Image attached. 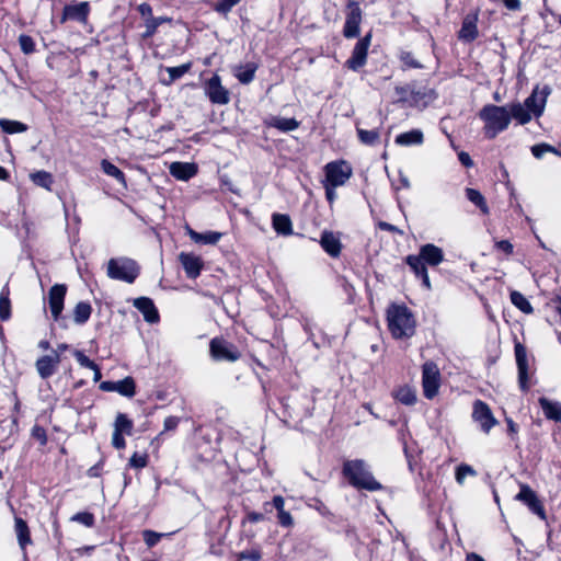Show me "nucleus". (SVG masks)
<instances>
[{
	"mask_svg": "<svg viewBox=\"0 0 561 561\" xmlns=\"http://www.w3.org/2000/svg\"><path fill=\"white\" fill-rule=\"evenodd\" d=\"M138 12L140 13V15L145 19H150V18H153L152 16V8L150 4L144 2L141 4H139L138 7Z\"/></svg>",
	"mask_w": 561,
	"mask_h": 561,
	"instance_id": "61",
	"label": "nucleus"
},
{
	"mask_svg": "<svg viewBox=\"0 0 561 561\" xmlns=\"http://www.w3.org/2000/svg\"><path fill=\"white\" fill-rule=\"evenodd\" d=\"M210 354L215 360L226 362H236L241 356L234 344L218 337L210 341Z\"/></svg>",
	"mask_w": 561,
	"mask_h": 561,
	"instance_id": "9",
	"label": "nucleus"
},
{
	"mask_svg": "<svg viewBox=\"0 0 561 561\" xmlns=\"http://www.w3.org/2000/svg\"><path fill=\"white\" fill-rule=\"evenodd\" d=\"M466 197L468 198L469 202L476 205L481 210L482 214H489V206L486 204V201L479 191L474 188H466Z\"/></svg>",
	"mask_w": 561,
	"mask_h": 561,
	"instance_id": "37",
	"label": "nucleus"
},
{
	"mask_svg": "<svg viewBox=\"0 0 561 561\" xmlns=\"http://www.w3.org/2000/svg\"><path fill=\"white\" fill-rule=\"evenodd\" d=\"M169 19L168 18H163V16H159V18H150V19H146L145 20V32L142 33V38L147 39V38H150L152 37L156 32H157V28L164 22H168Z\"/></svg>",
	"mask_w": 561,
	"mask_h": 561,
	"instance_id": "41",
	"label": "nucleus"
},
{
	"mask_svg": "<svg viewBox=\"0 0 561 561\" xmlns=\"http://www.w3.org/2000/svg\"><path fill=\"white\" fill-rule=\"evenodd\" d=\"M192 67L191 62L183 64L176 67H168L167 71L169 73V80L164 81L165 84H171L175 80L182 78L186 72L190 71Z\"/></svg>",
	"mask_w": 561,
	"mask_h": 561,
	"instance_id": "44",
	"label": "nucleus"
},
{
	"mask_svg": "<svg viewBox=\"0 0 561 561\" xmlns=\"http://www.w3.org/2000/svg\"><path fill=\"white\" fill-rule=\"evenodd\" d=\"M511 301L517 309L526 314H530L534 311L528 299L517 290L511 293Z\"/></svg>",
	"mask_w": 561,
	"mask_h": 561,
	"instance_id": "39",
	"label": "nucleus"
},
{
	"mask_svg": "<svg viewBox=\"0 0 561 561\" xmlns=\"http://www.w3.org/2000/svg\"><path fill=\"white\" fill-rule=\"evenodd\" d=\"M73 356L76 357V359L82 367H85L89 369L96 368V364L93 360H91L87 355H84L83 352H81L79 350H75Z\"/></svg>",
	"mask_w": 561,
	"mask_h": 561,
	"instance_id": "54",
	"label": "nucleus"
},
{
	"mask_svg": "<svg viewBox=\"0 0 561 561\" xmlns=\"http://www.w3.org/2000/svg\"><path fill=\"white\" fill-rule=\"evenodd\" d=\"M272 226L277 234L285 237L293 234V224L288 215L278 213L273 214Z\"/></svg>",
	"mask_w": 561,
	"mask_h": 561,
	"instance_id": "26",
	"label": "nucleus"
},
{
	"mask_svg": "<svg viewBox=\"0 0 561 561\" xmlns=\"http://www.w3.org/2000/svg\"><path fill=\"white\" fill-rule=\"evenodd\" d=\"M394 399L404 405H414L417 400L416 390L409 386L400 387L394 392Z\"/></svg>",
	"mask_w": 561,
	"mask_h": 561,
	"instance_id": "33",
	"label": "nucleus"
},
{
	"mask_svg": "<svg viewBox=\"0 0 561 561\" xmlns=\"http://www.w3.org/2000/svg\"><path fill=\"white\" fill-rule=\"evenodd\" d=\"M277 519H278V524L282 526V527H291L294 525V519L290 515L289 512L287 511H283V512H279L277 513Z\"/></svg>",
	"mask_w": 561,
	"mask_h": 561,
	"instance_id": "57",
	"label": "nucleus"
},
{
	"mask_svg": "<svg viewBox=\"0 0 561 561\" xmlns=\"http://www.w3.org/2000/svg\"><path fill=\"white\" fill-rule=\"evenodd\" d=\"M477 22L478 14H468L462 21L461 28L458 32V38L468 43L474 41L479 35Z\"/></svg>",
	"mask_w": 561,
	"mask_h": 561,
	"instance_id": "23",
	"label": "nucleus"
},
{
	"mask_svg": "<svg viewBox=\"0 0 561 561\" xmlns=\"http://www.w3.org/2000/svg\"><path fill=\"white\" fill-rule=\"evenodd\" d=\"M60 362L61 357L59 356L57 351H51L50 355L41 356L35 363V367L39 377L42 379H48L49 377H51L55 374Z\"/></svg>",
	"mask_w": 561,
	"mask_h": 561,
	"instance_id": "16",
	"label": "nucleus"
},
{
	"mask_svg": "<svg viewBox=\"0 0 561 561\" xmlns=\"http://www.w3.org/2000/svg\"><path fill=\"white\" fill-rule=\"evenodd\" d=\"M139 272L137 262L129 257L111 259L107 263V276L112 279L133 284Z\"/></svg>",
	"mask_w": 561,
	"mask_h": 561,
	"instance_id": "4",
	"label": "nucleus"
},
{
	"mask_svg": "<svg viewBox=\"0 0 561 561\" xmlns=\"http://www.w3.org/2000/svg\"><path fill=\"white\" fill-rule=\"evenodd\" d=\"M373 33L369 31L364 37L359 38L355 44L351 57L346 60L345 66L353 70L358 71L367 62L368 48L370 46Z\"/></svg>",
	"mask_w": 561,
	"mask_h": 561,
	"instance_id": "7",
	"label": "nucleus"
},
{
	"mask_svg": "<svg viewBox=\"0 0 561 561\" xmlns=\"http://www.w3.org/2000/svg\"><path fill=\"white\" fill-rule=\"evenodd\" d=\"M134 427V423L128 416L124 413H118L114 423V431L118 433H124L126 435H131Z\"/></svg>",
	"mask_w": 561,
	"mask_h": 561,
	"instance_id": "40",
	"label": "nucleus"
},
{
	"mask_svg": "<svg viewBox=\"0 0 561 561\" xmlns=\"http://www.w3.org/2000/svg\"><path fill=\"white\" fill-rule=\"evenodd\" d=\"M320 244L332 257H337L341 253V241L332 231L322 232Z\"/></svg>",
	"mask_w": 561,
	"mask_h": 561,
	"instance_id": "25",
	"label": "nucleus"
},
{
	"mask_svg": "<svg viewBox=\"0 0 561 561\" xmlns=\"http://www.w3.org/2000/svg\"><path fill=\"white\" fill-rule=\"evenodd\" d=\"M148 463V456L146 454L139 455L138 453H134L129 459V466L131 468L141 469L145 468Z\"/></svg>",
	"mask_w": 561,
	"mask_h": 561,
	"instance_id": "52",
	"label": "nucleus"
},
{
	"mask_svg": "<svg viewBox=\"0 0 561 561\" xmlns=\"http://www.w3.org/2000/svg\"><path fill=\"white\" fill-rule=\"evenodd\" d=\"M342 474L348 484L357 490L375 492L382 489L381 483L374 478L369 465L364 459L345 460Z\"/></svg>",
	"mask_w": 561,
	"mask_h": 561,
	"instance_id": "1",
	"label": "nucleus"
},
{
	"mask_svg": "<svg viewBox=\"0 0 561 561\" xmlns=\"http://www.w3.org/2000/svg\"><path fill=\"white\" fill-rule=\"evenodd\" d=\"M515 357L518 369V383L522 391L529 389L527 352L522 343L515 344Z\"/></svg>",
	"mask_w": 561,
	"mask_h": 561,
	"instance_id": "15",
	"label": "nucleus"
},
{
	"mask_svg": "<svg viewBox=\"0 0 561 561\" xmlns=\"http://www.w3.org/2000/svg\"><path fill=\"white\" fill-rule=\"evenodd\" d=\"M256 70L257 65L255 62H248L237 68L236 77L242 84H249L253 81Z\"/></svg>",
	"mask_w": 561,
	"mask_h": 561,
	"instance_id": "32",
	"label": "nucleus"
},
{
	"mask_svg": "<svg viewBox=\"0 0 561 561\" xmlns=\"http://www.w3.org/2000/svg\"><path fill=\"white\" fill-rule=\"evenodd\" d=\"M239 561L248 560V561H260L261 552L259 550H244L238 554Z\"/></svg>",
	"mask_w": 561,
	"mask_h": 561,
	"instance_id": "56",
	"label": "nucleus"
},
{
	"mask_svg": "<svg viewBox=\"0 0 561 561\" xmlns=\"http://www.w3.org/2000/svg\"><path fill=\"white\" fill-rule=\"evenodd\" d=\"M89 13L90 4L87 1L75 4H67L64 7L60 22L65 23L67 21H76L85 24L88 21Z\"/></svg>",
	"mask_w": 561,
	"mask_h": 561,
	"instance_id": "13",
	"label": "nucleus"
},
{
	"mask_svg": "<svg viewBox=\"0 0 561 561\" xmlns=\"http://www.w3.org/2000/svg\"><path fill=\"white\" fill-rule=\"evenodd\" d=\"M9 286L4 285L0 293V320L8 321L11 317V302H10Z\"/></svg>",
	"mask_w": 561,
	"mask_h": 561,
	"instance_id": "36",
	"label": "nucleus"
},
{
	"mask_svg": "<svg viewBox=\"0 0 561 561\" xmlns=\"http://www.w3.org/2000/svg\"><path fill=\"white\" fill-rule=\"evenodd\" d=\"M401 60L405 66L410 68L416 69L422 67L421 64L414 58V56L409 51L402 53Z\"/></svg>",
	"mask_w": 561,
	"mask_h": 561,
	"instance_id": "58",
	"label": "nucleus"
},
{
	"mask_svg": "<svg viewBox=\"0 0 561 561\" xmlns=\"http://www.w3.org/2000/svg\"><path fill=\"white\" fill-rule=\"evenodd\" d=\"M439 128L448 138L451 148L456 149V140L454 138V131H455L454 118L453 117L442 118L440 123H439Z\"/></svg>",
	"mask_w": 561,
	"mask_h": 561,
	"instance_id": "42",
	"label": "nucleus"
},
{
	"mask_svg": "<svg viewBox=\"0 0 561 561\" xmlns=\"http://www.w3.org/2000/svg\"><path fill=\"white\" fill-rule=\"evenodd\" d=\"M161 537L162 534L153 530L146 529L142 531L144 541L149 548L154 547L160 541Z\"/></svg>",
	"mask_w": 561,
	"mask_h": 561,
	"instance_id": "51",
	"label": "nucleus"
},
{
	"mask_svg": "<svg viewBox=\"0 0 561 561\" xmlns=\"http://www.w3.org/2000/svg\"><path fill=\"white\" fill-rule=\"evenodd\" d=\"M30 178L35 185L43 187L47 191H51V185L54 184V178L51 173L42 170L31 173Z\"/></svg>",
	"mask_w": 561,
	"mask_h": 561,
	"instance_id": "35",
	"label": "nucleus"
},
{
	"mask_svg": "<svg viewBox=\"0 0 561 561\" xmlns=\"http://www.w3.org/2000/svg\"><path fill=\"white\" fill-rule=\"evenodd\" d=\"M179 261L188 278L195 279L201 275L204 266L201 256L194 253L181 252L179 254Z\"/></svg>",
	"mask_w": 561,
	"mask_h": 561,
	"instance_id": "19",
	"label": "nucleus"
},
{
	"mask_svg": "<svg viewBox=\"0 0 561 561\" xmlns=\"http://www.w3.org/2000/svg\"><path fill=\"white\" fill-rule=\"evenodd\" d=\"M0 127L7 134L23 133L27 129V126L25 124L18 121H11L5 118L0 119Z\"/></svg>",
	"mask_w": 561,
	"mask_h": 561,
	"instance_id": "43",
	"label": "nucleus"
},
{
	"mask_svg": "<svg viewBox=\"0 0 561 561\" xmlns=\"http://www.w3.org/2000/svg\"><path fill=\"white\" fill-rule=\"evenodd\" d=\"M550 88L545 85L541 90L535 88L531 94L525 100L524 105L535 115L540 116L545 110Z\"/></svg>",
	"mask_w": 561,
	"mask_h": 561,
	"instance_id": "18",
	"label": "nucleus"
},
{
	"mask_svg": "<svg viewBox=\"0 0 561 561\" xmlns=\"http://www.w3.org/2000/svg\"><path fill=\"white\" fill-rule=\"evenodd\" d=\"M472 417L478 422L484 433H489L490 430L496 424L491 409L489 405L481 400H477L473 404Z\"/></svg>",
	"mask_w": 561,
	"mask_h": 561,
	"instance_id": "14",
	"label": "nucleus"
},
{
	"mask_svg": "<svg viewBox=\"0 0 561 561\" xmlns=\"http://www.w3.org/2000/svg\"><path fill=\"white\" fill-rule=\"evenodd\" d=\"M205 93L214 104L225 105L230 101L229 92L222 87L221 79L218 75H214L206 81Z\"/></svg>",
	"mask_w": 561,
	"mask_h": 561,
	"instance_id": "11",
	"label": "nucleus"
},
{
	"mask_svg": "<svg viewBox=\"0 0 561 561\" xmlns=\"http://www.w3.org/2000/svg\"><path fill=\"white\" fill-rule=\"evenodd\" d=\"M514 499L515 501L525 504L528 510L533 514L537 515L540 519H546L547 516L545 507L537 493L528 484L522 483L519 485V492L515 495Z\"/></svg>",
	"mask_w": 561,
	"mask_h": 561,
	"instance_id": "8",
	"label": "nucleus"
},
{
	"mask_svg": "<svg viewBox=\"0 0 561 561\" xmlns=\"http://www.w3.org/2000/svg\"><path fill=\"white\" fill-rule=\"evenodd\" d=\"M458 160L461 162V164H463L467 168H470L473 165V161L470 158L469 153H467L465 151L458 152Z\"/></svg>",
	"mask_w": 561,
	"mask_h": 561,
	"instance_id": "63",
	"label": "nucleus"
},
{
	"mask_svg": "<svg viewBox=\"0 0 561 561\" xmlns=\"http://www.w3.org/2000/svg\"><path fill=\"white\" fill-rule=\"evenodd\" d=\"M32 436L41 443L42 446L47 444V434L44 427L34 425L32 428Z\"/></svg>",
	"mask_w": 561,
	"mask_h": 561,
	"instance_id": "55",
	"label": "nucleus"
},
{
	"mask_svg": "<svg viewBox=\"0 0 561 561\" xmlns=\"http://www.w3.org/2000/svg\"><path fill=\"white\" fill-rule=\"evenodd\" d=\"M67 293V287L64 284H56L50 287L48 291V305L53 319L59 322L62 317L64 301Z\"/></svg>",
	"mask_w": 561,
	"mask_h": 561,
	"instance_id": "12",
	"label": "nucleus"
},
{
	"mask_svg": "<svg viewBox=\"0 0 561 561\" xmlns=\"http://www.w3.org/2000/svg\"><path fill=\"white\" fill-rule=\"evenodd\" d=\"M124 433H118V432H113V436H112V445L116 448V449H123L126 445V442H125V438H124Z\"/></svg>",
	"mask_w": 561,
	"mask_h": 561,
	"instance_id": "60",
	"label": "nucleus"
},
{
	"mask_svg": "<svg viewBox=\"0 0 561 561\" xmlns=\"http://www.w3.org/2000/svg\"><path fill=\"white\" fill-rule=\"evenodd\" d=\"M92 307L89 302L80 301L73 309V321L76 324H84L91 317Z\"/></svg>",
	"mask_w": 561,
	"mask_h": 561,
	"instance_id": "34",
	"label": "nucleus"
},
{
	"mask_svg": "<svg viewBox=\"0 0 561 561\" xmlns=\"http://www.w3.org/2000/svg\"><path fill=\"white\" fill-rule=\"evenodd\" d=\"M134 307L144 316L148 323H157L160 319L153 300L148 297H138L134 300Z\"/></svg>",
	"mask_w": 561,
	"mask_h": 561,
	"instance_id": "20",
	"label": "nucleus"
},
{
	"mask_svg": "<svg viewBox=\"0 0 561 561\" xmlns=\"http://www.w3.org/2000/svg\"><path fill=\"white\" fill-rule=\"evenodd\" d=\"M71 520L80 523L85 527H92L94 525L95 518L92 513L79 512L71 517Z\"/></svg>",
	"mask_w": 561,
	"mask_h": 561,
	"instance_id": "48",
	"label": "nucleus"
},
{
	"mask_svg": "<svg viewBox=\"0 0 561 561\" xmlns=\"http://www.w3.org/2000/svg\"><path fill=\"white\" fill-rule=\"evenodd\" d=\"M531 152L538 159L542 158L546 152H554L557 154H560L556 148H553L552 146L547 145V144H539V145L533 146Z\"/></svg>",
	"mask_w": 561,
	"mask_h": 561,
	"instance_id": "50",
	"label": "nucleus"
},
{
	"mask_svg": "<svg viewBox=\"0 0 561 561\" xmlns=\"http://www.w3.org/2000/svg\"><path fill=\"white\" fill-rule=\"evenodd\" d=\"M14 528L18 537V542L22 549L31 543L30 529L26 522L21 517H15L14 519Z\"/></svg>",
	"mask_w": 561,
	"mask_h": 561,
	"instance_id": "30",
	"label": "nucleus"
},
{
	"mask_svg": "<svg viewBox=\"0 0 561 561\" xmlns=\"http://www.w3.org/2000/svg\"><path fill=\"white\" fill-rule=\"evenodd\" d=\"M539 405L542 409L545 416L548 420L556 422L561 421V403L551 401L545 397L538 399Z\"/></svg>",
	"mask_w": 561,
	"mask_h": 561,
	"instance_id": "27",
	"label": "nucleus"
},
{
	"mask_svg": "<svg viewBox=\"0 0 561 561\" xmlns=\"http://www.w3.org/2000/svg\"><path fill=\"white\" fill-rule=\"evenodd\" d=\"M479 116L485 124L484 134L489 139L495 138L500 133L504 131L511 123V115L507 106H497L493 104L484 105L480 111Z\"/></svg>",
	"mask_w": 561,
	"mask_h": 561,
	"instance_id": "2",
	"label": "nucleus"
},
{
	"mask_svg": "<svg viewBox=\"0 0 561 561\" xmlns=\"http://www.w3.org/2000/svg\"><path fill=\"white\" fill-rule=\"evenodd\" d=\"M100 389L107 392L115 391L127 398H131L136 393L135 380L131 377H126L118 381H102Z\"/></svg>",
	"mask_w": 561,
	"mask_h": 561,
	"instance_id": "17",
	"label": "nucleus"
},
{
	"mask_svg": "<svg viewBox=\"0 0 561 561\" xmlns=\"http://www.w3.org/2000/svg\"><path fill=\"white\" fill-rule=\"evenodd\" d=\"M440 385V374L434 362H426L422 367V386L423 393L427 399H433L437 393Z\"/></svg>",
	"mask_w": 561,
	"mask_h": 561,
	"instance_id": "6",
	"label": "nucleus"
},
{
	"mask_svg": "<svg viewBox=\"0 0 561 561\" xmlns=\"http://www.w3.org/2000/svg\"><path fill=\"white\" fill-rule=\"evenodd\" d=\"M241 0H220L214 7V10L222 15L228 14L231 9L238 4Z\"/></svg>",
	"mask_w": 561,
	"mask_h": 561,
	"instance_id": "49",
	"label": "nucleus"
},
{
	"mask_svg": "<svg viewBox=\"0 0 561 561\" xmlns=\"http://www.w3.org/2000/svg\"><path fill=\"white\" fill-rule=\"evenodd\" d=\"M101 169L106 175L115 179L118 183L126 184L125 174L111 161L103 159L101 161Z\"/></svg>",
	"mask_w": 561,
	"mask_h": 561,
	"instance_id": "38",
	"label": "nucleus"
},
{
	"mask_svg": "<svg viewBox=\"0 0 561 561\" xmlns=\"http://www.w3.org/2000/svg\"><path fill=\"white\" fill-rule=\"evenodd\" d=\"M169 171L176 180L188 181L196 175L197 165L190 162H172Z\"/></svg>",
	"mask_w": 561,
	"mask_h": 561,
	"instance_id": "22",
	"label": "nucleus"
},
{
	"mask_svg": "<svg viewBox=\"0 0 561 561\" xmlns=\"http://www.w3.org/2000/svg\"><path fill=\"white\" fill-rule=\"evenodd\" d=\"M495 247L497 250H501V251L505 252L506 254H511L513 252V245L507 240L497 241L495 243Z\"/></svg>",
	"mask_w": 561,
	"mask_h": 561,
	"instance_id": "62",
	"label": "nucleus"
},
{
	"mask_svg": "<svg viewBox=\"0 0 561 561\" xmlns=\"http://www.w3.org/2000/svg\"><path fill=\"white\" fill-rule=\"evenodd\" d=\"M194 236L196 237L195 243L216 244L221 239L222 233L217 232V231H207L204 233L199 232V234H194Z\"/></svg>",
	"mask_w": 561,
	"mask_h": 561,
	"instance_id": "46",
	"label": "nucleus"
},
{
	"mask_svg": "<svg viewBox=\"0 0 561 561\" xmlns=\"http://www.w3.org/2000/svg\"><path fill=\"white\" fill-rule=\"evenodd\" d=\"M423 140V133L420 129H412L396 137V144L404 147L422 145Z\"/></svg>",
	"mask_w": 561,
	"mask_h": 561,
	"instance_id": "28",
	"label": "nucleus"
},
{
	"mask_svg": "<svg viewBox=\"0 0 561 561\" xmlns=\"http://www.w3.org/2000/svg\"><path fill=\"white\" fill-rule=\"evenodd\" d=\"M407 264L413 271L416 277L422 279V284L426 289L431 288V282L427 274V268L424 262L417 255H408L405 259Z\"/></svg>",
	"mask_w": 561,
	"mask_h": 561,
	"instance_id": "24",
	"label": "nucleus"
},
{
	"mask_svg": "<svg viewBox=\"0 0 561 561\" xmlns=\"http://www.w3.org/2000/svg\"><path fill=\"white\" fill-rule=\"evenodd\" d=\"M180 420L181 419L179 416H173V415L168 416L163 423L164 432L175 431L180 423Z\"/></svg>",
	"mask_w": 561,
	"mask_h": 561,
	"instance_id": "59",
	"label": "nucleus"
},
{
	"mask_svg": "<svg viewBox=\"0 0 561 561\" xmlns=\"http://www.w3.org/2000/svg\"><path fill=\"white\" fill-rule=\"evenodd\" d=\"M363 20V11L359 3L348 0L346 4V16L343 26V36L345 38H356L360 34V23Z\"/></svg>",
	"mask_w": 561,
	"mask_h": 561,
	"instance_id": "5",
	"label": "nucleus"
},
{
	"mask_svg": "<svg viewBox=\"0 0 561 561\" xmlns=\"http://www.w3.org/2000/svg\"><path fill=\"white\" fill-rule=\"evenodd\" d=\"M388 327L396 339L409 337L414 334L415 321L405 306H393L388 310Z\"/></svg>",
	"mask_w": 561,
	"mask_h": 561,
	"instance_id": "3",
	"label": "nucleus"
},
{
	"mask_svg": "<svg viewBox=\"0 0 561 561\" xmlns=\"http://www.w3.org/2000/svg\"><path fill=\"white\" fill-rule=\"evenodd\" d=\"M352 168L345 161L330 162L325 165V178L329 185L337 187L351 178Z\"/></svg>",
	"mask_w": 561,
	"mask_h": 561,
	"instance_id": "10",
	"label": "nucleus"
},
{
	"mask_svg": "<svg viewBox=\"0 0 561 561\" xmlns=\"http://www.w3.org/2000/svg\"><path fill=\"white\" fill-rule=\"evenodd\" d=\"M273 506L276 508L277 513L285 511V500L280 495H275L272 500Z\"/></svg>",
	"mask_w": 561,
	"mask_h": 561,
	"instance_id": "64",
	"label": "nucleus"
},
{
	"mask_svg": "<svg viewBox=\"0 0 561 561\" xmlns=\"http://www.w3.org/2000/svg\"><path fill=\"white\" fill-rule=\"evenodd\" d=\"M467 476L476 477L477 471L467 463L458 466V484H461Z\"/></svg>",
	"mask_w": 561,
	"mask_h": 561,
	"instance_id": "53",
	"label": "nucleus"
},
{
	"mask_svg": "<svg viewBox=\"0 0 561 561\" xmlns=\"http://www.w3.org/2000/svg\"><path fill=\"white\" fill-rule=\"evenodd\" d=\"M357 135H358L360 142H363L364 145H367V146L376 145L380 137L377 129L366 130V129L357 128Z\"/></svg>",
	"mask_w": 561,
	"mask_h": 561,
	"instance_id": "45",
	"label": "nucleus"
},
{
	"mask_svg": "<svg viewBox=\"0 0 561 561\" xmlns=\"http://www.w3.org/2000/svg\"><path fill=\"white\" fill-rule=\"evenodd\" d=\"M417 256L424 262L425 265L428 264L431 266H436L444 260V253L442 249L432 243L422 245Z\"/></svg>",
	"mask_w": 561,
	"mask_h": 561,
	"instance_id": "21",
	"label": "nucleus"
},
{
	"mask_svg": "<svg viewBox=\"0 0 561 561\" xmlns=\"http://www.w3.org/2000/svg\"><path fill=\"white\" fill-rule=\"evenodd\" d=\"M19 45L21 50L26 55L35 51V42L30 35L21 34L19 36Z\"/></svg>",
	"mask_w": 561,
	"mask_h": 561,
	"instance_id": "47",
	"label": "nucleus"
},
{
	"mask_svg": "<svg viewBox=\"0 0 561 561\" xmlns=\"http://www.w3.org/2000/svg\"><path fill=\"white\" fill-rule=\"evenodd\" d=\"M300 123L294 118H287V117H280V116H274L271 118L270 126L283 131H293L296 130L299 127Z\"/></svg>",
	"mask_w": 561,
	"mask_h": 561,
	"instance_id": "31",
	"label": "nucleus"
},
{
	"mask_svg": "<svg viewBox=\"0 0 561 561\" xmlns=\"http://www.w3.org/2000/svg\"><path fill=\"white\" fill-rule=\"evenodd\" d=\"M511 119H516L520 125H525L531 119V112L520 103H514L507 106Z\"/></svg>",
	"mask_w": 561,
	"mask_h": 561,
	"instance_id": "29",
	"label": "nucleus"
}]
</instances>
